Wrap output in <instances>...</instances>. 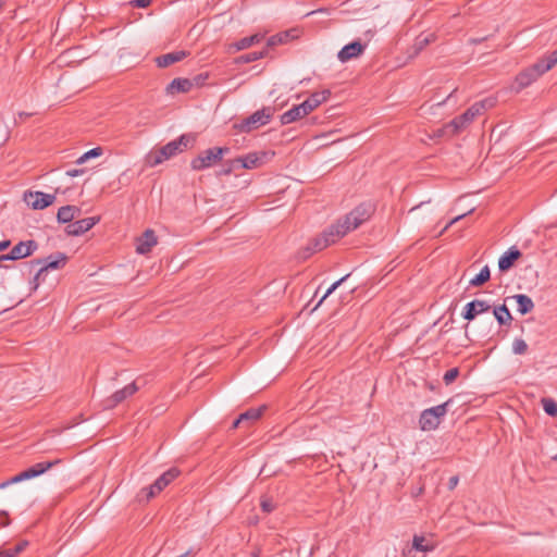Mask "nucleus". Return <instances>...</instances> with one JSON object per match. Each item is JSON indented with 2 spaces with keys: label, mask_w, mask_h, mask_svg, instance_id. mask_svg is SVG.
Instances as JSON below:
<instances>
[{
  "label": "nucleus",
  "mask_w": 557,
  "mask_h": 557,
  "mask_svg": "<svg viewBox=\"0 0 557 557\" xmlns=\"http://www.w3.org/2000/svg\"><path fill=\"white\" fill-rule=\"evenodd\" d=\"M467 215V213L465 214H460L454 219H451L444 227L443 230L438 233V236L442 235L445 231H447L453 224H455L456 222H458L459 220H461L462 218H465Z\"/></svg>",
  "instance_id": "48"
},
{
  "label": "nucleus",
  "mask_w": 557,
  "mask_h": 557,
  "mask_svg": "<svg viewBox=\"0 0 557 557\" xmlns=\"http://www.w3.org/2000/svg\"><path fill=\"white\" fill-rule=\"evenodd\" d=\"M541 63L542 69L548 72L557 64V48L554 51L548 52L546 55L537 60Z\"/></svg>",
  "instance_id": "34"
},
{
  "label": "nucleus",
  "mask_w": 557,
  "mask_h": 557,
  "mask_svg": "<svg viewBox=\"0 0 557 557\" xmlns=\"http://www.w3.org/2000/svg\"><path fill=\"white\" fill-rule=\"evenodd\" d=\"M364 48L366 46L362 45L359 40H355L344 46L339 50L337 57L342 62H346L350 59L359 57L363 52Z\"/></svg>",
  "instance_id": "21"
},
{
  "label": "nucleus",
  "mask_w": 557,
  "mask_h": 557,
  "mask_svg": "<svg viewBox=\"0 0 557 557\" xmlns=\"http://www.w3.org/2000/svg\"><path fill=\"white\" fill-rule=\"evenodd\" d=\"M521 251L516 247H510L498 259V269L502 273L509 271L515 263L521 258Z\"/></svg>",
  "instance_id": "18"
},
{
  "label": "nucleus",
  "mask_w": 557,
  "mask_h": 557,
  "mask_svg": "<svg viewBox=\"0 0 557 557\" xmlns=\"http://www.w3.org/2000/svg\"><path fill=\"white\" fill-rule=\"evenodd\" d=\"M456 91H457V88H455V89H454V90H453V91L447 96V98H446L444 101L438 102L437 104H438V106H440V104H443L446 100L450 99V98L454 96V94H455Z\"/></svg>",
  "instance_id": "53"
},
{
  "label": "nucleus",
  "mask_w": 557,
  "mask_h": 557,
  "mask_svg": "<svg viewBox=\"0 0 557 557\" xmlns=\"http://www.w3.org/2000/svg\"><path fill=\"white\" fill-rule=\"evenodd\" d=\"M260 506H261L262 511L265 513H271L276 508V504L271 498H267V497H263L261 499Z\"/></svg>",
  "instance_id": "43"
},
{
  "label": "nucleus",
  "mask_w": 557,
  "mask_h": 557,
  "mask_svg": "<svg viewBox=\"0 0 557 557\" xmlns=\"http://www.w3.org/2000/svg\"><path fill=\"white\" fill-rule=\"evenodd\" d=\"M28 545L27 541H21L16 545L11 548H4L0 550V557H15L21 552H23Z\"/></svg>",
  "instance_id": "36"
},
{
  "label": "nucleus",
  "mask_w": 557,
  "mask_h": 557,
  "mask_svg": "<svg viewBox=\"0 0 557 557\" xmlns=\"http://www.w3.org/2000/svg\"><path fill=\"white\" fill-rule=\"evenodd\" d=\"M545 413L549 417L557 416V403L553 398H542L541 400Z\"/></svg>",
  "instance_id": "38"
},
{
  "label": "nucleus",
  "mask_w": 557,
  "mask_h": 557,
  "mask_svg": "<svg viewBox=\"0 0 557 557\" xmlns=\"http://www.w3.org/2000/svg\"><path fill=\"white\" fill-rule=\"evenodd\" d=\"M267 409L268 407L265 405L258 408H249L237 417V422H244V424L250 425L258 421Z\"/></svg>",
  "instance_id": "24"
},
{
  "label": "nucleus",
  "mask_w": 557,
  "mask_h": 557,
  "mask_svg": "<svg viewBox=\"0 0 557 557\" xmlns=\"http://www.w3.org/2000/svg\"><path fill=\"white\" fill-rule=\"evenodd\" d=\"M491 278V271L488 265H484L481 271L470 281V285L473 287L483 286Z\"/></svg>",
  "instance_id": "32"
},
{
  "label": "nucleus",
  "mask_w": 557,
  "mask_h": 557,
  "mask_svg": "<svg viewBox=\"0 0 557 557\" xmlns=\"http://www.w3.org/2000/svg\"><path fill=\"white\" fill-rule=\"evenodd\" d=\"M180 474L181 470L178 468H170L168 471L162 473L151 485L143 487L138 492L136 499L139 503H148L150 499L154 498L158 494H160Z\"/></svg>",
  "instance_id": "3"
},
{
  "label": "nucleus",
  "mask_w": 557,
  "mask_h": 557,
  "mask_svg": "<svg viewBox=\"0 0 557 557\" xmlns=\"http://www.w3.org/2000/svg\"><path fill=\"white\" fill-rule=\"evenodd\" d=\"M493 314L499 325H509L511 323V321L513 320L506 304L495 306L493 308Z\"/></svg>",
  "instance_id": "28"
},
{
  "label": "nucleus",
  "mask_w": 557,
  "mask_h": 557,
  "mask_svg": "<svg viewBox=\"0 0 557 557\" xmlns=\"http://www.w3.org/2000/svg\"><path fill=\"white\" fill-rule=\"evenodd\" d=\"M331 96L329 89L311 94L302 103L301 110L306 111L307 115L317 109L321 103L325 102Z\"/></svg>",
  "instance_id": "19"
},
{
  "label": "nucleus",
  "mask_w": 557,
  "mask_h": 557,
  "mask_svg": "<svg viewBox=\"0 0 557 557\" xmlns=\"http://www.w3.org/2000/svg\"><path fill=\"white\" fill-rule=\"evenodd\" d=\"M228 147H212L201 151L197 157L190 161V168L193 171H203L220 162L223 157L230 153Z\"/></svg>",
  "instance_id": "6"
},
{
  "label": "nucleus",
  "mask_w": 557,
  "mask_h": 557,
  "mask_svg": "<svg viewBox=\"0 0 557 557\" xmlns=\"http://www.w3.org/2000/svg\"><path fill=\"white\" fill-rule=\"evenodd\" d=\"M158 243L157 236L152 230H146L141 236L137 238L136 251L139 255H146L151 251L152 247Z\"/></svg>",
  "instance_id": "20"
},
{
  "label": "nucleus",
  "mask_w": 557,
  "mask_h": 557,
  "mask_svg": "<svg viewBox=\"0 0 557 557\" xmlns=\"http://www.w3.org/2000/svg\"><path fill=\"white\" fill-rule=\"evenodd\" d=\"M209 77V74L208 73H200L196 76H194L193 78H189L190 83H191V88L194 86H197V87H200V86H203L205 85V82L206 79Z\"/></svg>",
  "instance_id": "44"
},
{
  "label": "nucleus",
  "mask_w": 557,
  "mask_h": 557,
  "mask_svg": "<svg viewBox=\"0 0 557 557\" xmlns=\"http://www.w3.org/2000/svg\"><path fill=\"white\" fill-rule=\"evenodd\" d=\"M267 152H249L246 156L237 157L234 159V162L237 163V166L240 169H256L259 168L262 162L263 158H265Z\"/></svg>",
  "instance_id": "17"
},
{
  "label": "nucleus",
  "mask_w": 557,
  "mask_h": 557,
  "mask_svg": "<svg viewBox=\"0 0 557 557\" xmlns=\"http://www.w3.org/2000/svg\"><path fill=\"white\" fill-rule=\"evenodd\" d=\"M191 90V83L189 78L177 77L174 78L166 87L168 94L188 92Z\"/></svg>",
  "instance_id": "27"
},
{
  "label": "nucleus",
  "mask_w": 557,
  "mask_h": 557,
  "mask_svg": "<svg viewBox=\"0 0 557 557\" xmlns=\"http://www.w3.org/2000/svg\"><path fill=\"white\" fill-rule=\"evenodd\" d=\"M99 221L100 216L84 218L67 224L64 231L69 236H79L92 228Z\"/></svg>",
  "instance_id": "14"
},
{
  "label": "nucleus",
  "mask_w": 557,
  "mask_h": 557,
  "mask_svg": "<svg viewBox=\"0 0 557 557\" xmlns=\"http://www.w3.org/2000/svg\"><path fill=\"white\" fill-rule=\"evenodd\" d=\"M325 10L324 9H319L317 10V12H324ZM315 13V11H312L311 14Z\"/></svg>",
  "instance_id": "59"
},
{
  "label": "nucleus",
  "mask_w": 557,
  "mask_h": 557,
  "mask_svg": "<svg viewBox=\"0 0 557 557\" xmlns=\"http://www.w3.org/2000/svg\"><path fill=\"white\" fill-rule=\"evenodd\" d=\"M24 200L35 210H42L51 206L55 196L52 194H46L42 191H26L24 194Z\"/></svg>",
  "instance_id": "12"
},
{
  "label": "nucleus",
  "mask_w": 557,
  "mask_h": 557,
  "mask_svg": "<svg viewBox=\"0 0 557 557\" xmlns=\"http://www.w3.org/2000/svg\"><path fill=\"white\" fill-rule=\"evenodd\" d=\"M292 38H294L292 30L275 34L268 38L267 46L264 48L269 50L270 48H274L278 45L287 44Z\"/></svg>",
  "instance_id": "30"
},
{
  "label": "nucleus",
  "mask_w": 557,
  "mask_h": 557,
  "mask_svg": "<svg viewBox=\"0 0 557 557\" xmlns=\"http://www.w3.org/2000/svg\"><path fill=\"white\" fill-rule=\"evenodd\" d=\"M45 273L46 272H41V268L37 271V273L35 274V276L32 281L33 289H37L38 286L40 285V282L45 281Z\"/></svg>",
  "instance_id": "45"
},
{
  "label": "nucleus",
  "mask_w": 557,
  "mask_h": 557,
  "mask_svg": "<svg viewBox=\"0 0 557 557\" xmlns=\"http://www.w3.org/2000/svg\"><path fill=\"white\" fill-rule=\"evenodd\" d=\"M494 101L492 99H484L481 101L474 102L469 109H467L462 114L456 116L453 121L447 125L448 127H453V133L457 134L462 128H465L468 124H470L475 116L481 115L485 110L492 108Z\"/></svg>",
  "instance_id": "5"
},
{
  "label": "nucleus",
  "mask_w": 557,
  "mask_h": 557,
  "mask_svg": "<svg viewBox=\"0 0 557 557\" xmlns=\"http://www.w3.org/2000/svg\"><path fill=\"white\" fill-rule=\"evenodd\" d=\"M512 298L516 300L518 306V312L522 315L530 313L534 309V302L525 294L513 295Z\"/></svg>",
  "instance_id": "29"
},
{
  "label": "nucleus",
  "mask_w": 557,
  "mask_h": 557,
  "mask_svg": "<svg viewBox=\"0 0 557 557\" xmlns=\"http://www.w3.org/2000/svg\"><path fill=\"white\" fill-rule=\"evenodd\" d=\"M553 460L557 461V454L553 456Z\"/></svg>",
  "instance_id": "60"
},
{
  "label": "nucleus",
  "mask_w": 557,
  "mask_h": 557,
  "mask_svg": "<svg viewBox=\"0 0 557 557\" xmlns=\"http://www.w3.org/2000/svg\"><path fill=\"white\" fill-rule=\"evenodd\" d=\"M85 173V169H71L65 172V174L70 177H76Z\"/></svg>",
  "instance_id": "50"
},
{
  "label": "nucleus",
  "mask_w": 557,
  "mask_h": 557,
  "mask_svg": "<svg viewBox=\"0 0 557 557\" xmlns=\"http://www.w3.org/2000/svg\"><path fill=\"white\" fill-rule=\"evenodd\" d=\"M138 389L139 387L137 386L136 381L132 382L125 387L114 392L110 397L106 398L102 403L103 408L113 409L119 404L123 403L127 397L133 396Z\"/></svg>",
  "instance_id": "13"
},
{
  "label": "nucleus",
  "mask_w": 557,
  "mask_h": 557,
  "mask_svg": "<svg viewBox=\"0 0 557 557\" xmlns=\"http://www.w3.org/2000/svg\"><path fill=\"white\" fill-rule=\"evenodd\" d=\"M450 403L451 399H448L441 405L423 410L419 418L420 429L422 431H433L437 429L441 423V418L447 413Z\"/></svg>",
  "instance_id": "8"
},
{
  "label": "nucleus",
  "mask_w": 557,
  "mask_h": 557,
  "mask_svg": "<svg viewBox=\"0 0 557 557\" xmlns=\"http://www.w3.org/2000/svg\"><path fill=\"white\" fill-rule=\"evenodd\" d=\"M375 211V207L371 202H362L354 208L343 220L330 225L335 237L341 239L348 232L356 230L363 222L368 221Z\"/></svg>",
  "instance_id": "1"
},
{
  "label": "nucleus",
  "mask_w": 557,
  "mask_h": 557,
  "mask_svg": "<svg viewBox=\"0 0 557 557\" xmlns=\"http://www.w3.org/2000/svg\"><path fill=\"white\" fill-rule=\"evenodd\" d=\"M458 481H459L458 476H456V475H455V476H451V478L449 479V481H448V487H449V490H454V488L456 487V485L458 484Z\"/></svg>",
  "instance_id": "51"
},
{
  "label": "nucleus",
  "mask_w": 557,
  "mask_h": 557,
  "mask_svg": "<svg viewBox=\"0 0 557 557\" xmlns=\"http://www.w3.org/2000/svg\"><path fill=\"white\" fill-rule=\"evenodd\" d=\"M37 248L38 244L34 239L17 243L9 253L0 256V268H10V265L3 264V260H20L29 257L36 251Z\"/></svg>",
  "instance_id": "9"
},
{
  "label": "nucleus",
  "mask_w": 557,
  "mask_h": 557,
  "mask_svg": "<svg viewBox=\"0 0 557 557\" xmlns=\"http://www.w3.org/2000/svg\"><path fill=\"white\" fill-rule=\"evenodd\" d=\"M350 274H346L345 276L341 277L339 280H337L336 282H334L327 289L326 292L324 293V295L320 298V300L318 301V304L314 306L313 310H315L319 306L322 305V302L337 288L339 287L343 283H345L348 278H349Z\"/></svg>",
  "instance_id": "37"
},
{
  "label": "nucleus",
  "mask_w": 557,
  "mask_h": 557,
  "mask_svg": "<svg viewBox=\"0 0 557 557\" xmlns=\"http://www.w3.org/2000/svg\"><path fill=\"white\" fill-rule=\"evenodd\" d=\"M545 73L546 72L542 69L541 63L537 61L533 65L522 70L515 79L517 85L516 91L519 92L520 90L527 88Z\"/></svg>",
  "instance_id": "10"
},
{
  "label": "nucleus",
  "mask_w": 557,
  "mask_h": 557,
  "mask_svg": "<svg viewBox=\"0 0 557 557\" xmlns=\"http://www.w3.org/2000/svg\"><path fill=\"white\" fill-rule=\"evenodd\" d=\"M11 246L10 239H4L0 242V251L7 250Z\"/></svg>",
  "instance_id": "52"
},
{
  "label": "nucleus",
  "mask_w": 557,
  "mask_h": 557,
  "mask_svg": "<svg viewBox=\"0 0 557 557\" xmlns=\"http://www.w3.org/2000/svg\"><path fill=\"white\" fill-rule=\"evenodd\" d=\"M337 240L338 238L335 237L334 232L329 226L321 234L310 239L305 247L300 248L296 253V258L298 261H305L317 251L323 250Z\"/></svg>",
  "instance_id": "4"
},
{
  "label": "nucleus",
  "mask_w": 557,
  "mask_h": 557,
  "mask_svg": "<svg viewBox=\"0 0 557 557\" xmlns=\"http://www.w3.org/2000/svg\"><path fill=\"white\" fill-rule=\"evenodd\" d=\"M269 51L267 48H263L260 51H252L245 54H242L235 59V64H247L250 62H255L259 59L268 57Z\"/></svg>",
  "instance_id": "31"
},
{
  "label": "nucleus",
  "mask_w": 557,
  "mask_h": 557,
  "mask_svg": "<svg viewBox=\"0 0 557 557\" xmlns=\"http://www.w3.org/2000/svg\"><path fill=\"white\" fill-rule=\"evenodd\" d=\"M434 39H435V36L433 34L428 35V36H422V35L418 36L412 46L413 55H417L418 53H420L428 45L433 42Z\"/></svg>",
  "instance_id": "33"
},
{
  "label": "nucleus",
  "mask_w": 557,
  "mask_h": 557,
  "mask_svg": "<svg viewBox=\"0 0 557 557\" xmlns=\"http://www.w3.org/2000/svg\"><path fill=\"white\" fill-rule=\"evenodd\" d=\"M0 525L1 527H7L10 524V518H9V515L7 511L4 510H0Z\"/></svg>",
  "instance_id": "49"
},
{
  "label": "nucleus",
  "mask_w": 557,
  "mask_h": 557,
  "mask_svg": "<svg viewBox=\"0 0 557 557\" xmlns=\"http://www.w3.org/2000/svg\"><path fill=\"white\" fill-rule=\"evenodd\" d=\"M153 0H132L129 1V4L133 7V8H148L151 3H152Z\"/></svg>",
  "instance_id": "46"
},
{
  "label": "nucleus",
  "mask_w": 557,
  "mask_h": 557,
  "mask_svg": "<svg viewBox=\"0 0 557 557\" xmlns=\"http://www.w3.org/2000/svg\"><path fill=\"white\" fill-rule=\"evenodd\" d=\"M274 111L275 109L273 107H263L251 115L245 117L240 123L234 124V127L240 133H249L269 123Z\"/></svg>",
  "instance_id": "7"
},
{
  "label": "nucleus",
  "mask_w": 557,
  "mask_h": 557,
  "mask_svg": "<svg viewBox=\"0 0 557 557\" xmlns=\"http://www.w3.org/2000/svg\"><path fill=\"white\" fill-rule=\"evenodd\" d=\"M301 108H302V106L300 103V104L294 106L292 109L284 112L280 116L281 124L287 125V124H290L293 122H296V121L307 116L306 111L301 110Z\"/></svg>",
  "instance_id": "25"
},
{
  "label": "nucleus",
  "mask_w": 557,
  "mask_h": 557,
  "mask_svg": "<svg viewBox=\"0 0 557 557\" xmlns=\"http://www.w3.org/2000/svg\"><path fill=\"white\" fill-rule=\"evenodd\" d=\"M102 154V148L101 147H96V148H92L90 150H88L87 152H85L83 156H81L77 160H76V164H83L85 163L87 160L91 159V158H96V157H99Z\"/></svg>",
  "instance_id": "39"
},
{
  "label": "nucleus",
  "mask_w": 557,
  "mask_h": 557,
  "mask_svg": "<svg viewBox=\"0 0 557 557\" xmlns=\"http://www.w3.org/2000/svg\"><path fill=\"white\" fill-rule=\"evenodd\" d=\"M425 541L424 536L416 534L412 539V548L422 553L432 552L434 549V545L426 544Z\"/></svg>",
  "instance_id": "35"
},
{
  "label": "nucleus",
  "mask_w": 557,
  "mask_h": 557,
  "mask_svg": "<svg viewBox=\"0 0 557 557\" xmlns=\"http://www.w3.org/2000/svg\"><path fill=\"white\" fill-rule=\"evenodd\" d=\"M459 376V369L451 368L447 370L443 376L445 385H450Z\"/></svg>",
  "instance_id": "42"
},
{
  "label": "nucleus",
  "mask_w": 557,
  "mask_h": 557,
  "mask_svg": "<svg viewBox=\"0 0 557 557\" xmlns=\"http://www.w3.org/2000/svg\"><path fill=\"white\" fill-rule=\"evenodd\" d=\"M22 481H24V479L18 478V474H16V475L12 476L11 479L0 483V488H4V487L9 486L10 484L20 483Z\"/></svg>",
  "instance_id": "47"
},
{
  "label": "nucleus",
  "mask_w": 557,
  "mask_h": 557,
  "mask_svg": "<svg viewBox=\"0 0 557 557\" xmlns=\"http://www.w3.org/2000/svg\"><path fill=\"white\" fill-rule=\"evenodd\" d=\"M236 169H238L237 163L234 162V159L228 160L224 163L222 169L216 172V176H227L231 175Z\"/></svg>",
  "instance_id": "40"
},
{
  "label": "nucleus",
  "mask_w": 557,
  "mask_h": 557,
  "mask_svg": "<svg viewBox=\"0 0 557 557\" xmlns=\"http://www.w3.org/2000/svg\"><path fill=\"white\" fill-rule=\"evenodd\" d=\"M528 351V345L524 339L516 338L512 343V352L515 355H524Z\"/></svg>",
  "instance_id": "41"
},
{
  "label": "nucleus",
  "mask_w": 557,
  "mask_h": 557,
  "mask_svg": "<svg viewBox=\"0 0 557 557\" xmlns=\"http://www.w3.org/2000/svg\"><path fill=\"white\" fill-rule=\"evenodd\" d=\"M240 424H244V422H237V418H236L232 424V429H237Z\"/></svg>",
  "instance_id": "54"
},
{
  "label": "nucleus",
  "mask_w": 557,
  "mask_h": 557,
  "mask_svg": "<svg viewBox=\"0 0 557 557\" xmlns=\"http://www.w3.org/2000/svg\"><path fill=\"white\" fill-rule=\"evenodd\" d=\"M482 40H483V38H481V39H472V42L473 44H480V42H482Z\"/></svg>",
  "instance_id": "57"
},
{
  "label": "nucleus",
  "mask_w": 557,
  "mask_h": 557,
  "mask_svg": "<svg viewBox=\"0 0 557 557\" xmlns=\"http://www.w3.org/2000/svg\"><path fill=\"white\" fill-rule=\"evenodd\" d=\"M492 306L486 300L473 299L468 302L461 312V317L468 322L473 321L479 314L490 311Z\"/></svg>",
  "instance_id": "15"
},
{
  "label": "nucleus",
  "mask_w": 557,
  "mask_h": 557,
  "mask_svg": "<svg viewBox=\"0 0 557 557\" xmlns=\"http://www.w3.org/2000/svg\"><path fill=\"white\" fill-rule=\"evenodd\" d=\"M30 115H32L30 113H26V112H21V113L18 114L20 119H27V117H29Z\"/></svg>",
  "instance_id": "55"
},
{
  "label": "nucleus",
  "mask_w": 557,
  "mask_h": 557,
  "mask_svg": "<svg viewBox=\"0 0 557 557\" xmlns=\"http://www.w3.org/2000/svg\"><path fill=\"white\" fill-rule=\"evenodd\" d=\"M67 259L69 258L64 252H55L49 255L45 259H34L29 263L32 267L41 265V272H47L48 270H59L64 268Z\"/></svg>",
  "instance_id": "11"
},
{
  "label": "nucleus",
  "mask_w": 557,
  "mask_h": 557,
  "mask_svg": "<svg viewBox=\"0 0 557 557\" xmlns=\"http://www.w3.org/2000/svg\"><path fill=\"white\" fill-rule=\"evenodd\" d=\"M81 213V208L72 205H66L58 210L57 221L60 224H70L76 216H79Z\"/></svg>",
  "instance_id": "23"
},
{
  "label": "nucleus",
  "mask_w": 557,
  "mask_h": 557,
  "mask_svg": "<svg viewBox=\"0 0 557 557\" xmlns=\"http://www.w3.org/2000/svg\"><path fill=\"white\" fill-rule=\"evenodd\" d=\"M422 205H423V202H421V203H420L419 206H417V207H413V208L410 210V212H413L414 210H417L418 208H420Z\"/></svg>",
  "instance_id": "58"
},
{
  "label": "nucleus",
  "mask_w": 557,
  "mask_h": 557,
  "mask_svg": "<svg viewBox=\"0 0 557 557\" xmlns=\"http://www.w3.org/2000/svg\"><path fill=\"white\" fill-rule=\"evenodd\" d=\"M189 54L188 51L178 50L170 53L161 54L154 59L158 67L164 69L176 62H181Z\"/></svg>",
  "instance_id": "22"
},
{
  "label": "nucleus",
  "mask_w": 557,
  "mask_h": 557,
  "mask_svg": "<svg viewBox=\"0 0 557 557\" xmlns=\"http://www.w3.org/2000/svg\"><path fill=\"white\" fill-rule=\"evenodd\" d=\"M250 557H260V549H256L250 554Z\"/></svg>",
  "instance_id": "56"
},
{
  "label": "nucleus",
  "mask_w": 557,
  "mask_h": 557,
  "mask_svg": "<svg viewBox=\"0 0 557 557\" xmlns=\"http://www.w3.org/2000/svg\"><path fill=\"white\" fill-rule=\"evenodd\" d=\"M264 38V35L262 34H253L251 36L244 37L236 42L231 45V49H234L235 51H240L250 48L253 45H257L261 42Z\"/></svg>",
  "instance_id": "26"
},
{
  "label": "nucleus",
  "mask_w": 557,
  "mask_h": 557,
  "mask_svg": "<svg viewBox=\"0 0 557 557\" xmlns=\"http://www.w3.org/2000/svg\"><path fill=\"white\" fill-rule=\"evenodd\" d=\"M196 135L193 133L182 134L177 139L168 143L160 149L148 154L147 161L150 166L161 164L163 161L186 151L194 147Z\"/></svg>",
  "instance_id": "2"
},
{
  "label": "nucleus",
  "mask_w": 557,
  "mask_h": 557,
  "mask_svg": "<svg viewBox=\"0 0 557 557\" xmlns=\"http://www.w3.org/2000/svg\"><path fill=\"white\" fill-rule=\"evenodd\" d=\"M61 462H62L61 459H54V460H51V461L38 462V463L27 468L26 470L20 472L18 473V478L24 479V481L25 480H30L33 478H36V476L40 475V474H44L49 469L53 468L54 466H57V465H59Z\"/></svg>",
  "instance_id": "16"
}]
</instances>
